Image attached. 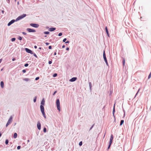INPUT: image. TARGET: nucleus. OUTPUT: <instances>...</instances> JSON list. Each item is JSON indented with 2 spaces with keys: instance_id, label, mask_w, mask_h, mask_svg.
<instances>
[{
  "instance_id": "52",
  "label": "nucleus",
  "mask_w": 151,
  "mask_h": 151,
  "mask_svg": "<svg viewBox=\"0 0 151 151\" xmlns=\"http://www.w3.org/2000/svg\"><path fill=\"white\" fill-rule=\"evenodd\" d=\"M106 34H107V35L108 37H110V35L109 34V32L108 33H107Z\"/></svg>"
},
{
  "instance_id": "11",
  "label": "nucleus",
  "mask_w": 151,
  "mask_h": 151,
  "mask_svg": "<svg viewBox=\"0 0 151 151\" xmlns=\"http://www.w3.org/2000/svg\"><path fill=\"white\" fill-rule=\"evenodd\" d=\"M77 77H73L72 78H71L69 80V81L70 82H74V81H76L77 80Z\"/></svg>"
},
{
  "instance_id": "7",
  "label": "nucleus",
  "mask_w": 151,
  "mask_h": 151,
  "mask_svg": "<svg viewBox=\"0 0 151 151\" xmlns=\"http://www.w3.org/2000/svg\"><path fill=\"white\" fill-rule=\"evenodd\" d=\"M26 30L29 32H36L35 30L30 28H27Z\"/></svg>"
},
{
  "instance_id": "21",
  "label": "nucleus",
  "mask_w": 151,
  "mask_h": 151,
  "mask_svg": "<svg viewBox=\"0 0 151 151\" xmlns=\"http://www.w3.org/2000/svg\"><path fill=\"white\" fill-rule=\"evenodd\" d=\"M43 33L45 35H49L50 33V32L49 31H45Z\"/></svg>"
},
{
  "instance_id": "39",
  "label": "nucleus",
  "mask_w": 151,
  "mask_h": 151,
  "mask_svg": "<svg viewBox=\"0 0 151 151\" xmlns=\"http://www.w3.org/2000/svg\"><path fill=\"white\" fill-rule=\"evenodd\" d=\"M29 65V64L27 63H25L24 64V66L25 67H27Z\"/></svg>"
},
{
  "instance_id": "6",
  "label": "nucleus",
  "mask_w": 151,
  "mask_h": 151,
  "mask_svg": "<svg viewBox=\"0 0 151 151\" xmlns=\"http://www.w3.org/2000/svg\"><path fill=\"white\" fill-rule=\"evenodd\" d=\"M30 25L32 27L37 28L39 27V25L36 23H31L30 24Z\"/></svg>"
},
{
  "instance_id": "34",
  "label": "nucleus",
  "mask_w": 151,
  "mask_h": 151,
  "mask_svg": "<svg viewBox=\"0 0 151 151\" xmlns=\"http://www.w3.org/2000/svg\"><path fill=\"white\" fill-rule=\"evenodd\" d=\"M112 142H113V141L110 140L109 143V144L111 145L112 144Z\"/></svg>"
},
{
  "instance_id": "32",
  "label": "nucleus",
  "mask_w": 151,
  "mask_h": 151,
  "mask_svg": "<svg viewBox=\"0 0 151 151\" xmlns=\"http://www.w3.org/2000/svg\"><path fill=\"white\" fill-rule=\"evenodd\" d=\"M94 124H93L91 126V127L90 128V129H89V131H90L93 128V127L94 126Z\"/></svg>"
},
{
  "instance_id": "60",
  "label": "nucleus",
  "mask_w": 151,
  "mask_h": 151,
  "mask_svg": "<svg viewBox=\"0 0 151 151\" xmlns=\"http://www.w3.org/2000/svg\"><path fill=\"white\" fill-rule=\"evenodd\" d=\"M4 10H2V14H4Z\"/></svg>"
},
{
  "instance_id": "53",
  "label": "nucleus",
  "mask_w": 151,
  "mask_h": 151,
  "mask_svg": "<svg viewBox=\"0 0 151 151\" xmlns=\"http://www.w3.org/2000/svg\"><path fill=\"white\" fill-rule=\"evenodd\" d=\"M66 50H67L68 51V50H69V47H67L66 48Z\"/></svg>"
},
{
  "instance_id": "54",
  "label": "nucleus",
  "mask_w": 151,
  "mask_h": 151,
  "mask_svg": "<svg viewBox=\"0 0 151 151\" xmlns=\"http://www.w3.org/2000/svg\"><path fill=\"white\" fill-rule=\"evenodd\" d=\"M15 60H16V59L14 58H13L12 59V60L13 61H15Z\"/></svg>"
},
{
  "instance_id": "15",
  "label": "nucleus",
  "mask_w": 151,
  "mask_h": 151,
  "mask_svg": "<svg viewBox=\"0 0 151 151\" xmlns=\"http://www.w3.org/2000/svg\"><path fill=\"white\" fill-rule=\"evenodd\" d=\"M1 87V88H4V83L3 81H1L0 82Z\"/></svg>"
},
{
  "instance_id": "3",
  "label": "nucleus",
  "mask_w": 151,
  "mask_h": 151,
  "mask_svg": "<svg viewBox=\"0 0 151 151\" xmlns=\"http://www.w3.org/2000/svg\"><path fill=\"white\" fill-rule=\"evenodd\" d=\"M45 104V100L44 98H43L41 101L40 103V109H44V106Z\"/></svg>"
},
{
  "instance_id": "14",
  "label": "nucleus",
  "mask_w": 151,
  "mask_h": 151,
  "mask_svg": "<svg viewBox=\"0 0 151 151\" xmlns=\"http://www.w3.org/2000/svg\"><path fill=\"white\" fill-rule=\"evenodd\" d=\"M115 104H114V107H113V111H112V113H113V116H114V118H115L114 113H115Z\"/></svg>"
},
{
  "instance_id": "37",
  "label": "nucleus",
  "mask_w": 151,
  "mask_h": 151,
  "mask_svg": "<svg viewBox=\"0 0 151 151\" xmlns=\"http://www.w3.org/2000/svg\"><path fill=\"white\" fill-rule=\"evenodd\" d=\"M106 65L108 66H109V64H108V61H107V60H105L104 61Z\"/></svg>"
},
{
  "instance_id": "27",
  "label": "nucleus",
  "mask_w": 151,
  "mask_h": 151,
  "mask_svg": "<svg viewBox=\"0 0 151 151\" xmlns=\"http://www.w3.org/2000/svg\"><path fill=\"white\" fill-rule=\"evenodd\" d=\"M16 40V38L15 37H13L11 39V41L12 42Z\"/></svg>"
},
{
  "instance_id": "4",
  "label": "nucleus",
  "mask_w": 151,
  "mask_h": 151,
  "mask_svg": "<svg viewBox=\"0 0 151 151\" xmlns=\"http://www.w3.org/2000/svg\"><path fill=\"white\" fill-rule=\"evenodd\" d=\"M12 116H11L9 119H8V121L7 122V123H6V127H7L12 122Z\"/></svg>"
},
{
  "instance_id": "36",
  "label": "nucleus",
  "mask_w": 151,
  "mask_h": 151,
  "mask_svg": "<svg viewBox=\"0 0 151 151\" xmlns=\"http://www.w3.org/2000/svg\"><path fill=\"white\" fill-rule=\"evenodd\" d=\"M21 147V146L20 145H19L17 147V150H19L20 149Z\"/></svg>"
},
{
  "instance_id": "18",
  "label": "nucleus",
  "mask_w": 151,
  "mask_h": 151,
  "mask_svg": "<svg viewBox=\"0 0 151 151\" xmlns=\"http://www.w3.org/2000/svg\"><path fill=\"white\" fill-rule=\"evenodd\" d=\"M23 80L26 81H30V79L28 78H23Z\"/></svg>"
},
{
  "instance_id": "8",
  "label": "nucleus",
  "mask_w": 151,
  "mask_h": 151,
  "mask_svg": "<svg viewBox=\"0 0 151 151\" xmlns=\"http://www.w3.org/2000/svg\"><path fill=\"white\" fill-rule=\"evenodd\" d=\"M15 22H17L16 19H12L10 21L8 24L7 25L8 26H9L12 24L14 23Z\"/></svg>"
},
{
  "instance_id": "5",
  "label": "nucleus",
  "mask_w": 151,
  "mask_h": 151,
  "mask_svg": "<svg viewBox=\"0 0 151 151\" xmlns=\"http://www.w3.org/2000/svg\"><path fill=\"white\" fill-rule=\"evenodd\" d=\"M24 50L27 53H30L31 54H32L33 53V52H32V51L28 48H24Z\"/></svg>"
},
{
  "instance_id": "47",
  "label": "nucleus",
  "mask_w": 151,
  "mask_h": 151,
  "mask_svg": "<svg viewBox=\"0 0 151 151\" xmlns=\"http://www.w3.org/2000/svg\"><path fill=\"white\" fill-rule=\"evenodd\" d=\"M70 42V41L69 40H67L65 42V43H69Z\"/></svg>"
},
{
  "instance_id": "29",
  "label": "nucleus",
  "mask_w": 151,
  "mask_h": 151,
  "mask_svg": "<svg viewBox=\"0 0 151 151\" xmlns=\"http://www.w3.org/2000/svg\"><path fill=\"white\" fill-rule=\"evenodd\" d=\"M140 90V89L139 88L138 90V91H137V93H136L134 97V98H135V97H136V96H137V94H138V93H139V91Z\"/></svg>"
},
{
  "instance_id": "31",
  "label": "nucleus",
  "mask_w": 151,
  "mask_h": 151,
  "mask_svg": "<svg viewBox=\"0 0 151 151\" xmlns=\"http://www.w3.org/2000/svg\"><path fill=\"white\" fill-rule=\"evenodd\" d=\"M57 74L56 73H54L53 75L52 76L53 77H56L57 76Z\"/></svg>"
},
{
  "instance_id": "25",
  "label": "nucleus",
  "mask_w": 151,
  "mask_h": 151,
  "mask_svg": "<svg viewBox=\"0 0 151 151\" xmlns=\"http://www.w3.org/2000/svg\"><path fill=\"white\" fill-rule=\"evenodd\" d=\"M17 38L19 40L21 41L22 40V37L19 36Z\"/></svg>"
},
{
  "instance_id": "13",
  "label": "nucleus",
  "mask_w": 151,
  "mask_h": 151,
  "mask_svg": "<svg viewBox=\"0 0 151 151\" xmlns=\"http://www.w3.org/2000/svg\"><path fill=\"white\" fill-rule=\"evenodd\" d=\"M103 58H104V60L105 61V60H107L106 57V54L105 53V50H104L103 51Z\"/></svg>"
},
{
  "instance_id": "58",
  "label": "nucleus",
  "mask_w": 151,
  "mask_h": 151,
  "mask_svg": "<svg viewBox=\"0 0 151 151\" xmlns=\"http://www.w3.org/2000/svg\"><path fill=\"white\" fill-rule=\"evenodd\" d=\"M7 2L8 3H10V0H7Z\"/></svg>"
},
{
  "instance_id": "28",
  "label": "nucleus",
  "mask_w": 151,
  "mask_h": 151,
  "mask_svg": "<svg viewBox=\"0 0 151 151\" xmlns=\"http://www.w3.org/2000/svg\"><path fill=\"white\" fill-rule=\"evenodd\" d=\"M43 131L44 133H46L47 131L46 127H44L43 128Z\"/></svg>"
},
{
  "instance_id": "22",
  "label": "nucleus",
  "mask_w": 151,
  "mask_h": 151,
  "mask_svg": "<svg viewBox=\"0 0 151 151\" xmlns=\"http://www.w3.org/2000/svg\"><path fill=\"white\" fill-rule=\"evenodd\" d=\"M113 138H114V136L112 134H111V136L110 137V140L113 141Z\"/></svg>"
},
{
  "instance_id": "38",
  "label": "nucleus",
  "mask_w": 151,
  "mask_h": 151,
  "mask_svg": "<svg viewBox=\"0 0 151 151\" xmlns=\"http://www.w3.org/2000/svg\"><path fill=\"white\" fill-rule=\"evenodd\" d=\"M52 60H49L48 61V64H52Z\"/></svg>"
},
{
  "instance_id": "10",
  "label": "nucleus",
  "mask_w": 151,
  "mask_h": 151,
  "mask_svg": "<svg viewBox=\"0 0 151 151\" xmlns=\"http://www.w3.org/2000/svg\"><path fill=\"white\" fill-rule=\"evenodd\" d=\"M46 28H49L48 30L50 32L53 31H55L56 29V28L55 27H50V28H49V27H47Z\"/></svg>"
},
{
  "instance_id": "50",
  "label": "nucleus",
  "mask_w": 151,
  "mask_h": 151,
  "mask_svg": "<svg viewBox=\"0 0 151 151\" xmlns=\"http://www.w3.org/2000/svg\"><path fill=\"white\" fill-rule=\"evenodd\" d=\"M57 50H55V52H54V55H55L56 54H57Z\"/></svg>"
},
{
  "instance_id": "16",
  "label": "nucleus",
  "mask_w": 151,
  "mask_h": 151,
  "mask_svg": "<svg viewBox=\"0 0 151 151\" xmlns=\"http://www.w3.org/2000/svg\"><path fill=\"white\" fill-rule=\"evenodd\" d=\"M124 121L123 120H121L120 121V126H122L123 124L124 123Z\"/></svg>"
},
{
  "instance_id": "63",
  "label": "nucleus",
  "mask_w": 151,
  "mask_h": 151,
  "mask_svg": "<svg viewBox=\"0 0 151 151\" xmlns=\"http://www.w3.org/2000/svg\"><path fill=\"white\" fill-rule=\"evenodd\" d=\"M3 69H4V68H2L1 69V71H3Z\"/></svg>"
},
{
  "instance_id": "2",
  "label": "nucleus",
  "mask_w": 151,
  "mask_h": 151,
  "mask_svg": "<svg viewBox=\"0 0 151 151\" xmlns=\"http://www.w3.org/2000/svg\"><path fill=\"white\" fill-rule=\"evenodd\" d=\"M27 14H22V15H21L19 17H18L16 19V20L17 21H19L23 18H24V17H26L27 16Z\"/></svg>"
},
{
  "instance_id": "42",
  "label": "nucleus",
  "mask_w": 151,
  "mask_h": 151,
  "mask_svg": "<svg viewBox=\"0 0 151 151\" xmlns=\"http://www.w3.org/2000/svg\"><path fill=\"white\" fill-rule=\"evenodd\" d=\"M66 40H67V39L66 38H65L63 39V42H66Z\"/></svg>"
},
{
  "instance_id": "44",
  "label": "nucleus",
  "mask_w": 151,
  "mask_h": 151,
  "mask_svg": "<svg viewBox=\"0 0 151 151\" xmlns=\"http://www.w3.org/2000/svg\"><path fill=\"white\" fill-rule=\"evenodd\" d=\"M57 91H55L54 92V93H53V94H52V95H53V96H54V95H55V93H57Z\"/></svg>"
},
{
  "instance_id": "43",
  "label": "nucleus",
  "mask_w": 151,
  "mask_h": 151,
  "mask_svg": "<svg viewBox=\"0 0 151 151\" xmlns=\"http://www.w3.org/2000/svg\"><path fill=\"white\" fill-rule=\"evenodd\" d=\"M40 78V77H36L35 78V80L37 81Z\"/></svg>"
},
{
  "instance_id": "49",
  "label": "nucleus",
  "mask_w": 151,
  "mask_h": 151,
  "mask_svg": "<svg viewBox=\"0 0 151 151\" xmlns=\"http://www.w3.org/2000/svg\"><path fill=\"white\" fill-rule=\"evenodd\" d=\"M22 33L23 35H27V33L24 32H22Z\"/></svg>"
},
{
  "instance_id": "20",
  "label": "nucleus",
  "mask_w": 151,
  "mask_h": 151,
  "mask_svg": "<svg viewBox=\"0 0 151 151\" xmlns=\"http://www.w3.org/2000/svg\"><path fill=\"white\" fill-rule=\"evenodd\" d=\"M89 86L90 88V90H91V87H92V85L91 83V82H89Z\"/></svg>"
},
{
  "instance_id": "62",
  "label": "nucleus",
  "mask_w": 151,
  "mask_h": 151,
  "mask_svg": "<svg viewBox=\"0 0 151 151\" xmlns=\"http://www.w3.org/2000/svg\"><path fill=\"white\" fill-rule=\"evenodd\" d=\"M1 135H2V134H1V132H0V137H1Z\"/></svg>"
},
{
  "instance_id": "24",
  "label": "nucleus",
  "mask_w": 151,
  "mask_h": 151,
  "mask_svg": "<svg viewBox=\"0 0 151 151\" xmlns=\"http://www.w3.org/2000/svg\"><path fill=\"white\" fill-rule=\"evenodd\" d=\"M105 29L106 33L109 32L108 28L107 27H105Z\"/></svg>"
},
{
  "instance_id": "1",
  "label": "nucleus",
  "mask_w": 151,
  "mask_h": 151,
  "mask_svg": "<svg viewBox=\"0 0 151 151\" xmlns=\"http://www.w3.org/2000/svg\"><path fill=\"white\" fill-rule=\"evenodd\" d=\"M56 104L57 109L59 111H60L61 109L60 105V101L59 99H57L56 100Z\"/></svg>"
},
{
  "instance_id": "48",
  "label": "nucleus",
  "mask_w": 151,
  "mask_h": 151,
  "mask_svg": "<svg viewBox=\"0 0 151 151\" xmlns=\"http://www.w3.org/2000/svg\"><path fill=\"white\" fill-rule=\"evenodd\" d=\"M48 48L49 49L51 50L52 48V46L51 45H50L48 47Z\"/></svg>"
},
{
  "instance_id": "46",
  "label": "nucleus",
  "mask_w": 151,
  "mask_h": 151,
  "mask_svg": "<svg viewBox=\"0 0 151 151\" xmlns=\"http://www.w3.org/2000/svg\"><path fill=\"white\" fill-rule=\"evenodd\" d=\"M61 45L60 44H59L58 45V47L59 48H60L61 47Z\"/></svg>"
},
{
  "instance_id": "57",
  "label": "nucleus",
  "mask_w": 151,
  "mask_h": 151,
  "mask_svg": "<svg viewBox=\"0 0 151 151\" xmlns=\"http://www.w3.org/2000/svg\"><path fill=\"white\" fill-rule=\"evenodd\" d=\"M65 47V45H63L62 46V48H64Z\"/></svg>"
},
{
  "instance_id": "30",
  "label": "nucleus",
  "mask_w": 151,
  "mask_h": 151,
  "mask_svg": "<svg viewBox=\"0 0 151 151\" xmlns=\"http://www.w3.org/2000/svg\"><path fill=\"white\" fill-rule=\"evenodd\" d=\"M82 144H83V142H82V141H80L79 142V145L81 146H82Z\"/></svg>"
},
{
  "instance_id": "55",
  "label": "nucleus",
  "mask_w": 151,
  "mask_h": 151,
  "mask_svg": "<svg viewBox=\"0 0 151 151\" xmlns=\"http://www.w3.org/2000/svg\"><path fill=\"white\" fill-rule=\"evenodd\" d=\"M34 47L35 49H36L37 48V46L36 45H35L34 46Z\"/></svg>"
},
{
  "instance_id": "9",
  "label": "nucleus",
  "mask_w": 151,
  "mask_h": 151,
  "mask_svg": "<svg viewBox=\"0 0 151 151\" xmlns=\"http://www.w3.org/2000/svg\"><path fill=\"white\" fill-rule=\"evenodd\" d=\"M37 127L38 130H40L41 129V124L40 122L39 121H38L37 122Z\"/></svg>"
},
{
  "instance_id": "56",
  "label": "nucleus",
  "mask_w": 151,
  "mask_h": 151,
  "mask_svg": "<svg viewBox=\"0 0 151 151\" xmlns=\"http://www.w3.org/2000/svg\"><path fill=\"white\" fill-rule=\"evenodd\" d=\"M125 112H124V114L123 116V118H124L125 117Z\"/></svg>"
},
{
  "instance_id": "61",
  "label": "nucleus",
  "mask_w": 151,
  "mask_h": 151,
  "mask_svg": "<svg viewBox=\"0 0 151 151\" xmlns=\"http://www.w3.org/2000/svg\"><path fill=\"white\" fill-rule=\"evenodd\" d=\"M41 49H42L41 47H39L38 48V49H39V50H41Z\"/></svg>"
},
{
  "instance_id": "17",
  "label": "nucleus",
  "mask_w": 151,
  "mask_h": 151,
  "mask_svg": "<svg viewBox=\"0 0 151 151\" xmlns=\"http://www.w3.org/2000/svg\"><path fill=\"white\" fill-rule=\"evenodd\" d=\"M17 136V134L16 133H14V134L13 137L14 138H16Z\"/></svg>"
},
{
  "instance_id": "41",
  "label": "nucleus",
  "mask_w": 151,
  "mask_h": 151,
  "mask_svg": "<svg viewBox=\"0 0 151 151\" xmlns=\"http://www.w3.org/2000/svg\"><path fill=\"white\" fill-rule=\"evenodd\" d=\"M62 32L59 33L58 34V36H60L62 35Z\"/></svg>"
},
{
  "instance_id": "40",
  "label": "nucleus",
  "mask_w": 151,
  "mask_h": 151,
  "mask_svg": "<svg viewBox=\"0 0 151 151\" xmlns=\"http://www.w3.org/2000/svg\"><path fill=\"white\" fill-rule=\"evenodd\" d=\"M111 145H110L109 144V145L108 146V148H107V150H109V149L110 148V147Z\"/></svg>"
},
{
  "instance_id": "23",
  "label": "nucleus",
  "mask_w": 151,
  "mask_h": 151,
  "mask_svg": "<svg viewBox=\"0 0 151 151\" xmlns=\"http://www.w3.org/2000/svg\"><path fill=\"white\" fill-rule=\"evenodd\" d=\"M37 99V96H35L33 99V101L34 103H35L36 101V100Z\"/></svg>"
},
{
  "instance_id": "19",
  "label": "nucleus",
  "mask_w": 151,
  "mask_h": 151,
  "mask_svg": "<svg viewBox=\"0 0 151 151\" xmlns=\"http://www.w3.org/2000/svg\"><path fill=\"white\" fill-rule=\"evenodd\" d=\"M123 65V66H124L125 64V60L124 58H123L122 61Z\"/></svg>"
},
{
  "instance_id": "26",
  "label": "nucleus",
  "mask_w": 151,
  "mask_h": 151,
  "mask_svg": "<svg viewBox=\"0 0 151 151\" xmlns=\"http://www.w3.org/2000/svg\"><path fill=\"white\" fill-rule=\"evenodd\" d=\"M9 142V141L8 139H6L5 140V143L6 145H7L8 144Z\"/></svg>"
},
{
  "instance_id": "51",
  "label": "nucleus",
  "mask_w": 151,
  "mask_h": 151,
  "mask_svg": "<svg viewBox=\"0 0 151 151\" xmlns=\"http://www.w3.org/2000/svg\"><path fill=\"white\" fill-rule=\"evenodd\" d=\"M45 44L46 45H48L50 44L49 43L47 42H46Z\"/></svg>"
},
{
  "instance_id": "12",
  "label": "nucleus",
  "mask_w": 151,
  "mask_h": 151,
  "mask_svg": "<svg viewBox=\"0 0 151 151\" xmlns=\"http://www.w3.org/2000/svg\"><path fill=\"white\" fill-rule=\"evenodd\" d=\"M40 111H41V113L42 114L44 117V118L45 119L46 118V116H45V112L44 109H40Z\"/></svg>"
},
{
  "instance_id": "59",
  "label": "nucleus",
  "mask_w": 151,
  "mask_h": 151,
  "mask_svg": "<svg viewBox=\"0 0 151 151\" xmlns=\"http://www.w3.org/2000/svg\"><path fill=\"white\" fill-rule=\"evenodd\" d=\"M2 59H0V63H1V62L2 61Z\"/></svg>"
},
{
  "instance_id": "35",
  "label": "nucleus",
  "mask_w": 151,
  "mask_h": 151,
  "mask_svg": "<svg viewBox=\"0 0 151 151\" xmlns=\"http://www.w3.org/2000/svg\"><path fill=\"white\" fill-rule=\"evenodd\" d=\"M33 54L35 57H36V58H37V56L35 53L33 52Z\"/></svg>"
},
{
  "instance_id": "33",
  "label": "nucleus",
  "mask_w": 151,
  "mask_h": 151,
  "mask_svg": "<svg viewBox=\"0 0 151 151\" xmlns=\"http://www.w3.org/2000/svg\"><path fill=\"white\" fill-rule=\"evenodd\" d=\"M151 77V72L150 73L148 77V79H149Z\"/></svg>"
},
{
  "instance_id": "64",
  "label": "nucleus",
  "mask_w": 151,
  "mask_h": 151,
  "mask_svg": "<svg viewBox=\"0 0 151 151\" xmlns=\"http://www.w3.org/2000/svg\"><path fill=\"white\" fill-rule=\"evenodd\" d=\"M123 111L124 112H124H125V110L124 109H123Z\"/></svg>"
},
{
  "instance_id": "45",
  "label": "nucleus",
  "mask_w": 151,
  "mask_h": 151,
  "mask_svg": "<svg viewBox=\"0 0 151 151\" xmlns=\"http://www.w3.org/2000/svg\"><path fill=\"white\" fill-rule=\"evenodd\" d=\"M22 72L23 73H24L26 72V70L25 69H24L22 70Z\"/></svg>"
}]
</instances>
